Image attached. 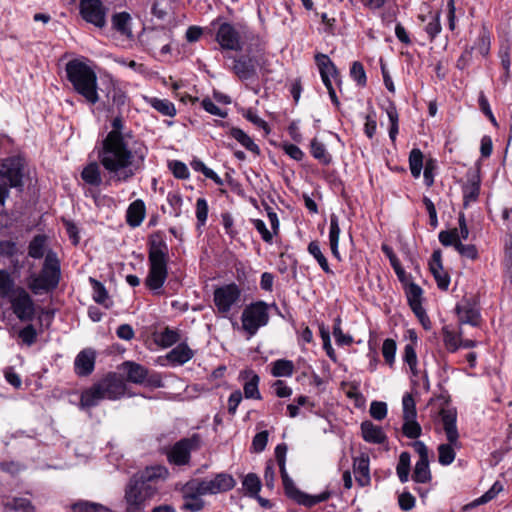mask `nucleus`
<instances>
[{
    "label": "nucleus",
    "instance_id": "1",
    "mask_svg": "<svg viewBox=\"0 0 512 512\" xmlns=\"http://www.w3.org/2000/svg\"><path fill=\"white\" fill-rule=\"evenodd\" d=\"M111 127L101 142L98 159L111 179L127 182L144 169L148 148L143 142L134 140L132 131H125L120 114L114 117Z\"/></svg>",
    "mask_w": 512,
    "mask_h": 512
},
{
    "label": "nucleus",
    "instance_id": "2",
    "mask_svg": "<svg viewBox=\"0 0 512 512\" xmlns=\"http://www.w3.org/2000/svg\"><path fill=\"white\" fill-rule=\"evenodd\" d=\"M168 473L166 467L155 465L133 474L124 489L125 509L144 511L147 503L158 494L159 483Z\"/></svg>",
    "mask_w": 512,
    "mask_h": 512
},
{
    "label": "nucleus",
    "instance_id": "3",
    "mask_svg": "<svg viewBox=\"0 0 512 512\" xmlns=\"http://www.w3.org/2000/svg\"><path fill=\"white\" fill-rule=\"evenodd\" d=\"M28 178V160L23 154L0 159V205H5L11 188L23 192L25 180Z\"/></svg>",
    "mask_w": 512,
    "mask_h": 512
},
{
    "label": "nucleus",
    "instance_id": "4",
    "mask_svg": "<svg viewBox=\"0 0 512 512\" xmlns=\"http://www.w3.org/2000/svg\"><path fill=\"white\" fill-rule=\"evenodd\" d=\"M65 71L74 90L89 104L94 105L99 101L97 75L90 66L79 59H73L66 64Z\"/></svg>",
    "mask_w": 512,
    "mask_h": 512
},
{
    "label": "nucleus",
    "instance_id": "5",
    "mask_svg": "<svg viewBox=\"0 0 512 512\" xmlns=\"http://www.w3.org/2000/svg\"><path fill=\"white\" fill-rule=\"evenodd\" d=\"M167 245L164 241H151L148 252L149 272L145 279L147 288H162L168 275Z\"/></svg>",
    "mask_w": 512,
    "mask_h": 512
},
{
    "label": "nucleus",
    "instance_id": "6",
    "mask_svg": "<svg viewBox=\"0 0 512 512\" xmlns=\"http://www.w3.org/2000/svg\"><path fill=\"white\" fill-rule=\"evenodd\" d=\"M275 304L268 305L264 301H256L247 305L241 315L242 329L249 336L256 335L258 330L266 326L270 319L269 310Z\"/></svg>",
    "mask_w": 512,
    "mask_h": 512
},
{
    "label": "nucleus",
    "instance_id": "7",
    "mask_svg": "<svg viewBox=\"0 0 512 512\" xmlns=\"http://www.w3.org/2000/svg\"><path fill=\"white\" fill-rule=\"evenodd\" d=\"M0 297L7 299L16 318L22 323L32 322L36 306L27 290H0Z\"/></svg>",
    "mask_w": 512,
    "mask_h": 512
},
{
    "label": "nucleus",
    "instance_id": "8",
    "mask_svg": "<svg viewBox=\"0 0 512 512\" xmlns=\"http://www.w3.org/2000/svg\"><path fill=\"white\" fill-rule=\"evenodd\" d=\"M201 446L202 438L198 433H194L190 437L181 438L167 449V461L169 464L178 467L189 465L191 453L198 451Z\"/></svg>",
    "mask_w": 512,
    "mask_h": 512
},
{
    "label": "nucleus",
    "instance_id": "9",
    "mask_svg": "<svg viewBox=\"0 0 512 512\" xmlns=\"http://www.w3.org/2000/svg\"><path fill=\"white\" fill-rule=\"evenodd\" d=\"M278 466L285 495L295 501L297 504L311 508L319 503L327 501L331 497V493L329 491H324L318 495H310L301 491L295 486L293 480L289 477L286 471L285 463H279Z\"/></svg>",
    "mask_w": 512,
    "mask_h": 512
},
{
    "label": "nucleus",
    "instance_id": "10",
    "mask_svg": "<svg viewBox=\"0 0 512 512\" xmlns=\"http://www.w3.org/2000/svg\"><path fill=\"white\" fill-rule=\"evenodd\" d=\"M172 38V31L165 26H160L144 30L140 36V42L149 52L159 49L161 54H168L171 51Z\"/></svg>",
    "mask_w": 512,
    "mask_h": 512
},
{
    "label": "nucleus",
    "instance_id": "11",
    "mask_svg": "<svg viewBox=\"0 0 512 512\" xmlns=\"http://www.w3.org/2000/svg\"><path fill=\"white\" fill-rule=\"evenodd\" d=\"M218 24L215 35V41L219 44L221 49L228 51H241L243 49V42L241 31L230 22H221L218 17L212 22V25Z\"/></svg>",
    "mask_w": 512,
    "mask_h": 512
},
{
    "label": "nucleus",
    "instance_id": "12",
    "mask_svg": "<svg viewBox=\"0 0 512 512\" xmlns=\"http://www.w3.org/2000/svg\"><path fill=\"white\" fill-rule=\"evenodd\" d=\"M60 261L57 254L48 251L39 277L28 288H57L60 280Z\"/></svg>",
    "mask_w": 512,
    "mask_h": 512
},
{
    "label": "nucleus",
    "instance_id": "13",
    "mask_svg": "<svg viewBox=\"0 0 512 512\" xmlns=\"http://www.w3.org/2000/svg\"><path fill=\"white\" fill-rule=\"evenodd\" d=\"M107 12L108 8L101 0H80L79 2V13L82 19L97 28L102 29L106 26Z\"/></svg>",
    "mask_w": 512,
    "mask_h": 512
},
{
    "label": "nucleus",
    "instance_id": "14",
    "mask_svg": "<svg viewBox=\"0 0 512 512\" xmlns=\"http://www.w3.org/2000/svg\"><path fill=\"white\" fill-rule=\"evenodd\" d=\"M414 450L419 455V459L416 462L413 473L412 480L416 483L426 484L432 480V474L429 467V451L424 442L416 440L412 444Z\"/></svg>",
    "mask_w": 512,
    "mask_h": 512
},
{
    "label": "nucleus",
    "instance_id": "15",
    "mask_svg": "<svg viewBox=\"0 0 512 512\" xmlns=\"http://www.w3.org/2000/svg\"><path fill=\"white\" fill-rule=\"evenodd\" d=\"M105 398L115 401L126 393V384L123 377L116 372H109L97 381Z\"/></svg>",
    "mask_w": 512,
    "mask_h": 512
},
{
    "label": "nucleus",
    "instance_id": "16",
    "mask_svg": "<svg viewBox=\"0 0 512 512\" xmlns=\"http://www.w3.org/2000/svg\"><path fill=\"white\" fill-rule=\"evenodd\" d=\"M405 292L408 305L416 318L422 324L424 329H430L431 321L426 313V309L424 308L426 299L423 296V290H405Z\"/></svg>",
    "mask_w": 512,
    "mask_h": 512
},
{
    "label": "nucleus",
    "instance_id": "17",
    "mask_svg": "<svg viewBox=\"0 0 512 512\" xmlns=\"http://www.w3.org/2000/svg\"><path fill=\"white\" fill-rule=\"evenodd\" d=\"M242 290H214L213 301L218 311L226 316L232 309L233 305L240 302Z\"/></svg>",
    "mask_w": 512,
    "mask_h": 512
},
{
    "label": "nucleus",
    "instance_id": "18",
    "mask_svg": "<svg viewBox=\"0 0 512 512\" xmlns=\"http://www.w3.org/2000/svg\"><path fill=\"white\" fill-rule=\"evenodd\" d=\"M96 352L91 348L81 350L74 360V371L80 377L91 375L95 369Z\"/></svg>",
    "mask_w": 512,
    "mask_h": 512
},
{
    "label": "nucleus",
    "instance_id": "19",
    "mask_svg": "<svg viewBox=\"0 0 512 512\" xmlns=\"http://www.w3.org/2000/svg\"><path fill=\"white\" fill-rule=\"evenodd\" d=\"M232 70L240 80H249L257 74V61L254 57L247 55L235 57Z\"/></svg>",
    "mask_w": 512,
    "mask_h": 512
},
{
    "label": "nucleus",
    "instance_id": "20",
    "mask_svg": "<svg viewBox=\"0 0 512 512\" xmlns=\"http://www.w3.org/2000/svg\"><path fill=\"white\" fill-rule=\"evenodd\" d=\"M207 495L230 491L236 485L234 478L227 473H218L213 479H203Z\"/></svg>",
    "mask_w": 512,
    "mask_h": 512
},
{
    "label": "nucleus",
    "instance_id": "21",
    "mask_svg": "<svg viewBox=\"0 0 512 512\" xmlns=\"http://www.w3.org/2000/svg\"><path fill=\"white\" fill-rule=\"evenodd\" d=\"M103 400L107 399L96 381L81 392L79 407L82 410H90L98 406Z\"/></svg>",
    "mask_w": 512,
    "mask_h": 512
},
{
    "label": "nucleus",
    "instance_id": "22",
    "mask_svg": "<svg viewBox=\"0 0 512 512\" xmlns=\"http://www.w3.org/2000/svg\"><path fill=\"white\" fill-rule=\"evenodd\" d=\"M429 268L437 282L438 288H447L450 283V277L443 269L442 254L439 249L433 251L429 261Z\"/></svg>",
    "mask_w": 512,
    "mask_h": 512
},
{
    "label": "nucleus",
    "instance_id": "23",
    "mask_svg": "<svg viewBox=\"0 0 512 512\" xmlns=\"http://www.w3.org/2000/svg\"><path fill=\"white\" fill-rule=\"evenodd\" d=\"M440 416L448 442L451 444H459V433L456 425V411L452 409H442L440 411Z\"/></svg>",
    "mask_w": 512,
    "mask_h": 512
},
{
    "label": "nucleus",
    "instance_id": "24",
    "mask_svg": "<svg viewBox=\"0 0 512 512\" xmlns=\"http://www.w3.org/2000/svg\"><path fill=\"white\" fill-rule=\"evenodd\" d=\"M240 378L244 380L243 390L244 396L247 399H261V394L258 389L260 377L252 369H246L240 372Z\"/></svg>",
    "mask_w": 512,
    "mask_h": 512
},
{
    "label": "nucleus",
    "instance_id": "25",
    "mask_svg": "<svg viewBox=\"0 0 512 512\" xmlns=\"http://www.w3.org/2000/svg\"><path fill=\"white\" fill-rule=\"evenodd\" d=\"M481 178L478 172L473 173L462 187L463 206L468 208L473 202H476L480 195Z\"/></svg>",
    "mask_w": 512,
    "mask_h": 512
},
{
    "label": "nucleus",
    "instance_id": "26",
    "mask_svg": "<svg viewBox=\"0 0 512 512\" xmlns=\"http://www.w3.org/2000/svg\"><path fill=\"white\" fill-rule=\"evenodd\" d=\"M314 60L319 69L320 75L331 76L335 80L339 89H341L342 80L340 72L329 56L323 53H316Z\"/></svg>",
    "mask_w": 512,
    "mask_h": 512
},
{
    "label": "nucleus",
    "instance_id": "27",
    "mask_svg": "<svg viewBox=\"0 0 512 512\" xmlns=\"http://www.w3.org/2000/svg\"><path fill=\"white\" fill-rule=\"evenodd\" d=\"M360 428L362 438L367 443L384 444L387 441V436L382 427L369 420L363 421Z\"/></svg>",
    "mask_w": 512,
    "mask_h": 512
},
{
    "label": "nucleus",
    "instance_id": "28",
    "mask_svg": "<svg viewBox=\"0 0 512 512\" xmlns=\"http://www.w3.org/2000/svg\"><path fill=\"white\" fill-rule=\"evenodd\" d=\"M122 367L126 372V379L128 382L144 384L148 374V369L146 367L133 361H125L122 364Z\"/></svg>",
    "mask_w": 512,
    "mask_h": 512
},
{
    "label": "nucleus",
    "instance_id": "29",
    "mask_svg": "<svg viewBox=\"0 0 512 512\" xmlns=\"http://www.w3.org/2000/svg\"><path fill=\"white\" fill-rule=\"evenodd\" d=\"M146 207L141 199L133 201L126 212V222L129 226L135 228L141 225L145 218Z\"/></svg>",
    "mask_w": 512,
    "mask_h": 512
},
{
    "label": "nucleus",
    "instance_id": "30",
    "mask_svg": "<svg viewBox=\"0 0 512 512\" xmlns=\"http://www.w3.org/2000/svg\"><path fill=\"white\" fill-rule=\"evenodd\" d=\"M353 469L357 483L361 486L370 484L369 458L366 456L358 457L354 460Z\"/></svg>",
    "mask_w": 512,
    "mask_h": 512
},
{
    "label": "nucleus",
    "instance_id": "31",
    "mask_svg": "<svg viewBox=\"0 0 512 512\" xmlns=\"http://www.w3.org/2000/svg\"><path fill=\"white\" fill-rule=\"evenodd\" d=\"M193 356V350L186 343H180L167 354L166 358L172 364L183 365Z\"/></svg>",
    "mask_w": 512,
    "mask_h": 512
},
{
    "label": "nucleus",
    "instance_id": "32",
    "mask_svg": "<svg viewBox=\"0 0 512 512\" xmlns=\"http://www.w3.org/2000/svg\"><path fill=\"white\" fill-rule=\"evenodd\" d=\"M5 512H35L32 502L25 497H11L3 504Z\"/></svg>",
    "mask_w": 512,
    "mask_h": 512
},
{
    "label": "nucleus",
    "instance_id": "33",
    "mask_svg": "<svg viewBox=\"0 0 512 512\" xmlns=\"http://www.w3.org/2000/svg\"><path fill=\"white\" fill-rule=\"evenodd\" d=\"M339 236H340V227H339V219L335 214H331L330 216V229H329V244L332 255L340 260V253L338 249L339 244Z\"/></svg>",
    "mask_w": 512,
    "mask_h": 512
},
{
    "label": "nucleus",
    "instance_id": "34",
    "mask_svg": "<svg viewBox=\"0 0 512 512\" xmlns=\"http://www.w3.org/2000/svg\"><path fill=\"white\" fill-rule=\"evenodd\" d=\"M146 102L163 116L174 117L176 108L173 102L168 99H160L157 97H146Z\"/></svg>",
    "mask_w": 512,
    "mask_h": 512
},
{
    "label": "nucleus",
    "instance_id": "35",
    "mask_svg": "<svg viewBox=\"0 0 512 512\" xmlns=\"http://www.w3.org/2000/svg\"><path fill=\"white\" fill-rule=\"evenodd\" d=\"M82 180L91 186H100L102 183L101 172L97 162H91L81 172Z\"/></svg>",
    "mask_w": 512,
    "mask_h": 512
},
{
    "label": "nucleus",
    "instance_id": "36",
    "mask_svg": "<svg viewBox=\"0 0 512 512\" xmlns=\"http://www.w3.org/2000/svg\"><path fill=\"white\" fill-rule=\"evenodd\" d=\"M131 16L128 12H119L112 15L111 23L114 30L122 35H131Z\"/></svg>",
    "mask_w": 512,
    "mask_h": 512
},
{
    "label": "nucleus",
    "instance_id": "37",
    "mask_svg": "<svg viewBox=\"0 0 512 512\" xmlns=\"http://www.w3.org/2000/svg\"><path fill=\"white\" fill-rule=\"evenodd\" d=\"M473 51L476 50L481 56L487 57L490 53L491 35L486 27H482L479 35L472 46Z\"/></svg>",
    "mask_w": 512,
    "mask_h": 512
},
{
    "label": "nucleus",
    "instance_id": "38",
    "mask_svg": "<svg viewBox=\"0 0 512 512\" xmlns=\"http://www.w3.org/2000/svg\"><path fill=\"white\" fill-rule=\"evenodd\" d=\"M107 102H104V107L107 108L109 112H112L114 107H117L118 109L122 107L126 102V95L125 93L115 87L114 85L111 86V88L107 92Z\"/></svg>",
    "mask_w": 512,
    "mask_h": 512
},
{
    "label": "nucleus",
    "instance_id": "39",
    "mask_svg": "<svg viewBox=\"0 0 512 512\" xmlns=\"http://www.w3.org/2000/svg\"><path fill=\"white\" fill-rule=\"evenodd\" d=\"M385 111L390 122L389 138L391 142L394 144L399 133V114L395 103L393 101H389L387 107L385 108Z\"/></svg>",
    "mask_w": 512,
    "mask_h": 512
},
{
    "label": "nucleus",
    "instance_id": "40",
    "mask_svg": "<svg viewBox=\"0 0 512 512\" xmlns=\"http://www.w3.org/2000/svg\"><path fill=\"white\" fill-rule=\"evenodd\" d=\"M230 135L235 140H237L243 147H245L248 151H250L256 155L260 154L259 146L242 129L233 127L230 129Z\"/></svg>",
    "mask_w": 512,
    "mask_h": 512
},
{
    "label": "nucleus",
    "instance_id": "41",
    "mask_svg": "<svg viewBox=\"0 0 512 512\" xmlns=\"http://www.w3.org/2000/svg\"><path fill=\"white\" fill-rule=\"evenodd\" d=\"M310 153L323 165H329L332 162V156L327 152L325 145L313 138L310 142Z\"/></svg>",
    "mask_w": 512,
    "mask_h": 512
},
{
    "label": "nucleus",
    "instance_id": "42",
    "mask_svg": "<svg viewBox=\"0 0 512 512\" xmlns=\"http://www.w3.org/2000/svg\"><path fill=\"white\" fill-rule=\"evenodd\" d=\"M47 242L46 235H35L28 245V255L33 259H40L44 256Z\"/></svg>",
    "mask_w": 512,
    "mask_h": 512
},
{
    "label": "nucleus",
    "instance_id": "43",
    "mask_svg": "<svg viewBox=\"0 0 512 512\" xmlns=\"http://www.w3.org/2000/svg\"><path fill=\"white\" fill-rule=\"evenodd\" d=\"M70 510L72 512H109L110 510L96 502L88 501V500H78L70 505Z\"/></svg>",
    "mask_w": 512,
    "mask_h": 512
},
{
    "label": "nucleus",
    "instance_id": "44",
    "mask_svg": "<svg viewBox=\"0 0 512 512\" xmlns=\"http://www.w3.org/2000/svg\"><path fill=\"white\" fill-rule=\"evenodd\" d=\"M411 456L407 451L401 452L399 455L398 464L396 466V473L401 483H406L409 480Z\"/></svg>",
    "mask_w": 512,
    "mask_h": 512
},
{
    "label": "nucleus",
    "instance_id": "45",
    "mask_svg": "<svg viewBox=\"0 0 512 512\" xmlns=\"http://www.w3.org/2000/svg\"><path fill=\"white\" fill-rule=\"evenodd\" d=\"M459 324H469L478 327L481 322L480 309L455 310Z\"/></svg>",
    "mask_w": 512,
    "mask_h": 512
},
{
    "label": "nucleus",
    "instance_id": "46",
    "mask_svg": "<svg viewBox=\"0 0 512 512\" xmlns=\"http://www.w3.org/2000/svg\"><path fill=\"white\" fill-rule=\"evenodd\" d=\"M294 372V364L291 360L278 359L273 362L271 374L274 377H290Z\"/></svg>",
    "mask_w": 512,
    "mask_h": 512
},
{
    "label": "nucleus",
    "instance_id": "47",
    "mask_svg": "<svg viewBox=\"0 0 512 512\" xmlns=\"http://www.w3.org/2000/svg\"><path fill=\"white\" fill-rule=\"evenodd\" d=\"M454 446H458V444L448 442L438 446V461L441 465L448 466L453 463L456 457Z\"/></svg>",
    "mask_w": 512,
    "mask_h": 512
},
{
    "label": "nucleus",
    "instance_id": "48",
    "mask_svg": "<svg viewBox=\"0 0 512 512\" xmlns=\"http://www.w3.org/2000/svg\"><path fill=\"white\" fill-rule=\"evenodd\" d=\"M424 155L419 148H413L409 153V168L414 178H419L423 168Z\"/></svg>",
    "mask_w": 512,
    "mask_h": 512
},
{
    "label": "nucleus",
    "instance_id": "49",
    "mask_svg": "<svg viewBox=\"0 0 512 512\" xmlns=\"http://www.w3.org/2000/svg\"><path fill=\"white\" fill-rule=\"evenodd\" d=\"M193 170L201 172L206 178L212 180L217 185H223V180L211 168L207 167L200 159H193L190 163Z\"/></svg>",
    "mask_w": 512,
    "mask_h": 512
},
{
    "label": "nucleus",
    "instance_id": "50",
    "mask_svg": "<svg viewBox=\"0 0 512 512\" xmlns=\"http://www.w3.org/2000/svg\"><path fill=\"white\" fill-rule=\"evenodd\" d=\"M243 488L251 497H258L261 490V480L255 473H248L242 482Z\"/></svg>",
    "mask_w": 512,
    "mask_h": 512
},
{
    "label": "nucleus",
    "instance_id": "51",
    "mask_svg": "<svg viewBox=\"0 0 512 512\" xmlns=\"http://www.w3.org/2000/svg\"><path fill=\"white\" fill-rule=\"evenodd\" d=\"M443 342L447 350L451 353L456 352L459 349V341L462 337V331L460 330L458 333L450 331L448 327H443Z\"/></svg>",
    "mask_w": 512,
    "mask_h": 512
},
{
    "label": "nucleus",
    "instance_id": "52",
    "mask_svg": "<svg viewBox=\"0 0 512 512\" xmlns=\"http://www.w3.org/2000/svg\"><path fill=\"white\" fill-rule=\"evenodd\" d=\"M190 494L196 497L207 495L203 479H192L183 486L182 497L189 496Z\"/></svg>",
    "mask_w": 512,
    "mask_h": 512
},
{
    "label": "nucleus",
    "instance_id": "53",
    "mask_svg": "<svg viewBox=\"0 0 512 512\" xmlns=\"http://www.w3.org/2000/svg\"><path fill=\"white\" fill-rule=\"evenodd\" d=\"M180 339V335L177 330L166 327L157 335V343L162 347H171L177 343Z\"/></svg>",
    "mask_w": 512,
    "mask_h": 512
},
{
    "label": "nucleus",
    "instance_id": "54",
    "mask_svg": "<svg viewBox=\"0 0 512 512\" xmlns=\"http://www.w3.org/2000/svg\"><path fill=\"white\" fill-rule=\"evenodd\" d=\"M440 17H441L440 11L436 12L435 14H432L430 17V21L427 23V25L424 28L426 34L428 35L430 42H433L442 30Z\"/></svg>",
    "mask_w": 512,
    "mask_h": 512
},
{
    "label": "nucleus",
    "instance_id": "55",
    "mask_svg": "<svg viewBox=\"0 0 512 512\" xmlns=\"http://www.w3.org/2000/svg\"><path fill=\"white\" fill-rule=\"evenodd\" d=\"M404 423L402 425V433L405 437L410 439H417L422 434L421 425L417 422L416 418L403 419Z\"/></svg>",
    "mask_w": 512,
    "mask_h": 512
},
{
    "label": "nucleus",
    "instance_id": "56",
    "mask_svg": "<svg viewBox=\"0 0 512 512\" xmlns=\"http://www.w3.org/2000/svg\"><path fill=\"white\" fill-rule=\"evenodd\" d=\"M350 77L360 87H365L367 84V76L364 66L359 61H354L350 67Z\"/></svg>",
    "mask_w": 512,
    "mask_h": 512
},
{
    "label": "nucleus",
    "instance_id": "57",
    "mask_svg": "<svg viewBox=\"0 0 512 512\" xmlns=\"http://www.w3.org/2000/svg\"><path fill=\"white\" fill-rule=\"evenodd\" d=\"M308 252L316 259L319 266L325 271L330 272L329 264L324 256V254L321 251L319 242L317 241H311L308 245Z\"/></svg>",
    "mask_w": 512,
    "mask_h": 512
},
{
    "label": "nucleus",
    "instance_id": "58",
    "mask_svg": "<svg viewBox=\"0 0 512 512\" xmlns=\"http://www.w3.org/2000/svg\"><path fill=\"white\" fill-rule=\"evenodd\" d=\"M504 267H505V280L508 285L512 286V236L505 246L504 255Z\"/></svg>",
    "mask_w": 512,
    "mask_h": 512
},
{
    "label": "nucleus",
    "instance_id": "59",
    "mask_svg": "<svg viewBox=\"0 0 512 512\" xmlns=\"http://www.w3.org/2000/svg\"><path fill=\"white\" fill-rule=\"evenodd\" d=\"M402 406H403V419L417 418V410L415 400L410 393H406L402 398Z\"/></svg>",
    "mask_w": 512,
    "mask_h": 512
},
{
    "label": "nucleus",
    "instance_id": "60",
    "mask_svg": "<svg viewBox=\"0 0 512 512\" xmlns=\"http://www.w3.org/2000/svg\"><path fill=\"white\" fill-rule=\"evenodd\" d=\"M183 500L182 509L189 512H199L205 506V501L201 497L193 496V494L183 496Z\"/></svg>",
    "mask_w": 512,
    "mask_h": 512
},
{
    "label": "nucleus",
    "instance_id": "61",
    "mask_svg": "<svg viewBox=\"0 0 512 512\" xmlns=\"http://www.w3.org/2000/svg\"><path fill=\"white\" fill-rule=\"evenodd\" d=\"M403 361L408 364L413 375H417V354L412 343L406 344L404 347Z\"/></svg>",
    "mask_w": 512,
    "mask_h": 512
},
{
    "label": "nucleus",
    "instance_id": "62",
    "mask_svg": "<svg viewBox=\"0 0 512 512\" xmlns=\"http://www.w3.org/2000/svg\"><path fill=\"white\" fill-rule=\"evenodd\" d=\"M37 336V330L30 322L18 332V337L27 346L33 345L37 340Z\"/></svg>",
    "mask_w": 512,
    "mask_h": 512
},
{
    "label": "nucleus",
    "instance_id": "63",
    "mask_svg": "<svg viewBox=\"0 0 512 512\" xmlns=\"http://www.w3.org/2000/svg\"><path fill=\"white\" fill-rule=\"evenodd\" d=\"M397 345L395 340L391 338H387L384 340L382 345V355L385 359V362L392 366L395 361V354H396Z\"/></svg>",
    "mask_w": 512,
    "mask_h": 512
},
{
    "label": "nucleus",
    "instance_id": "64",
    "mask_svg": "<svg viewBox=\"0 0 512 512\" xmlns=\"http://www.w3.org/2000/svg\"><path fill=\"white\" fill-rule=\"evenodd\" d=\"M208 203L205 198H198L196 201V218H197V228L204 226L208 217Z\"/></svg>",
    "mask_w": 512,
    "mask_h": 512
}]
</instances>
